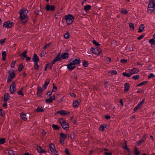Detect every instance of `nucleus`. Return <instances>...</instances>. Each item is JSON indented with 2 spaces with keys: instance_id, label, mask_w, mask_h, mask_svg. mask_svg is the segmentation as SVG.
<instances>
[{
  "instance_id": "obj_1",
  "label": "nucleus",
  "mask_w": 155,
  "mask_h": 155,
  "mask_svg": "<svg viewBox=\"0 0 155 155\" xmlns=\"http://www.w3.org/2000/svg\"><path fill=\"white\" fill-rule=\"evenodd\" d=\"M155 10V0H150L149 3L147 7V12L151 13Z\"/></svg>"
},
{
  "instance_id": "obj_2",
  "label": "nucleus",
  "mask_w": 155,
  "mask_h": 155,
  "mask_svg": "<svg viewBox=\"0 0 155 155\" xmlns=\"http://www.w3.org/2000/svg\"><path fill=\"white\" fill-rule=\"evenodd\" d=\"M64 18L66 20V23L68 25H70L74 20L73 16L70 14L65 15L64 16Z\"/></svg>"
},
{
  "instance_id": "obj_3",
  "label": "nucleus",
  "mask_w": 155,
  "mask_h": 155,
  "mask_svg": "<svg viewBox=\"0 0 155 155\" xmlns=\"http://www.w3.org/2000/svg\"><path fill=\"white\" fill-rule=\"evenodd\" d=\"M49 148L51 153H52L53 155H58V154H57V152L54 146L53 143H51L50 144L49 146Z\"/></svg>"
},
{
  "instance_id": "obj_4",
  "label": "nucleus",
  "mask_w": 155,
  "mask_h": 155,
  "mask_svg": "<svg viewBox=\"0 0 155 155\" xmlns=\"http://www.w3.org/2000/svg\"><path fill=\"white\" fill-rule=\"evenodd\" d=\"M91 50L93 54L96 55H99L101 52V49L98 48H91Z\"/></svg>"
},
{
  "instance_id": "obj_5",
  "label": "nucleus",
  "mask_w": 155,
  "mask_h": 155,
  "mask_svg": "<svg viewBox=\"0 0 155 155\" xmlns=\"http://www.w3.org/2000/svg\"><path fill=\"white\" fill-rule=\"evenodd\" d=\"M12 25V22L9 21L5 22L3 24V26L7 28H11Z\"/></svg>"
},
{
  "instance_id": "obj_6",
  "label": "nucleus",
  "mask_w": 155,
  "mask_h": 155,
  "mask_svg": "<svg viewBox=\"0 0 155 155\" xmlns=\"http://www.w3.org/2000/svg\"><path fill=\"white\" fill-rule=\"evenodd\" d=\"M16 90V84L14 82L10 86V91L11 93L13 94Z\"/></svg>"
},
{
  "instance_id": "obj_7",
  "label": "nucleus",
  "mask_w": 155,
  "mask_h": 155,
  "mask_svg": "<svg viewBox=\"0 0 155 155\" xmlns=\"http://www.w3.org/2000/svg\"><path fill=\"white\" fill-rule=\"evenodd\" d=\"M69 57L68 54V53H64L62 54L60 57H59V60H61L62 59H64L68 58Z\"/></svg>"
},
{
  "instance_id": "obj_8",
  "label": "nucleus",
  "mask_w": 155,
  "mask_h": 155,
  "mask_svg": "<svg viewBox=\"0 0 155 155\" xmlns=\"http://www.w3.org/2000/svg\"><path fill=\"white\" fill-rule=\"evenodd\" d=\"M20 14V18L21 20H23L26 19H28V17L26 15L23 13V11H20L19 12Z\"/></svg>"
},
{
  "instance_id": "obj_9",
  "label": "nucleus",
  "mask_w": 155,
  "mask_h": 155,
  "mask_svg": "<svg viewBox=\"0 0 155 155\" xmlns=\"http://www.w3.org/2000/svg\"><path fill=\"white\" fill-rule=\"evenodd\" d=\"M43 91V89L41 88L39 85H38L37 87V94L38 96H41Z\"/></svg>"
},
{
  "instance_id": "obj_10",
  "label": "nucleus",
  "mask_w": 155,
  "mask_h": 155,
  "mask_svg": "<svg viewBox=\"0 0 155 155\" xmlns=\"http://www.w3.org/2000/svg\"><path fill=\"white\" fill-rule=\"evenodd\" d=\"M45 8L47 11H53L54 9L55 6L53 5H50L48 4L46 5Z\"/></svg>"
},
{
  "instance_id": "obj_11",
  "label": "nucleus",
  "mask_w": 155,
  "mask_h": 155,
  "mask_svg": "<svg viewBox=\"0 0 155 155\" xmlns=\"http://www.w3.org/2000/svg\"><path fill=\"white\" fill-rule=\"evenodd\" d=\"M67 68L69 71H71L75 68V66L72 62H70L67 65Z\"/></svg>"
},
{
  "instance_id": "obj_12",
  "label": "nucleus",
  "mask_w": 155,
  "mask_h": 155,
  "mask_svg": "<svg viewBox=\"0 0 155 155\" xmlns=\"http://www.w3.org/2000/svg\"><path fill=\"white\" fill-rule=\"evenodd\" d=\"M55 96L54 95L50 97L49 98L46 99L45 100V102L47 103H51L55 99Z\"/></svg>"
},
{
  "instance_id": "obj_13",
  "label": "nucleus",
  "mask_w": 155,
  "mask_h": 155,
  "mask_svg": "<svg viewBox=\"0 0 155 155\" xmlns=\"http://www.w3.org/2000/svg\"><path fill=\"white\" fill-rule=\"evenodd\" d=\"M130 74H131V75L137 74L139 72L138 69L135 68H134L133 69L130 70Z\"/></svg>"
},
{
  "instance_id": "obj_14",
  "label": "nucleus",
  "mask_w": 155,
  "mask_h": 155,
  "mask_svg": "<svg viewBox=\"0 0 155 155\" xmlns=\"http://www.w3.org/2000/svg\"><path fill=\"white\" fill-rule=\"evenodd\" d=\"M61 126L62 128L66 130H67L69 128V125L66 122L61 124Z\"/></svg>"
},
{
  "instance_id": "obj_15",
  "label": "nucleus",
  "mask_w": 155,
  "mask_h": 155,
  "mask_svg": "<svg viewBox=\"0 0 155 155\" xmlns=\"http://www.w3.org/2000/svg\"><path fill=\"white\" fill-rule=\"evenodd\" d=\"M60 55V53L58 54L57 56L54 58V59L52 61L51 64L52 65L54 64L57 61H60L61 60H59V56Z\"/></svg>"
},
{
  "instance_id": "obj_16",
  "label": "nucleus",
  "mask_w": 155,
  "mask_h": 155,
  "mask_svg": "<svg viewBox=\"0 0 155 155\" xmlns=\"http://www.w3.org/2000/svg\"><path fill=\"white\" fill-rule=\"evenodd\" d=\"M32 60L35 63L38 62L39 61V58L36 54H34Z\"/></svg>"
},
{
  "instance_id": "obj_17",
  "label": "nucleus",
  "mask_w": 155,
  "mask_h": 155,
  "mask_svg": "<svg viewBox=\"0 0 155 155\" xmlns=\"http://www.w3.org/2000/svg\"><path fill=\"white\" fill-rule=\"evenodd\" d=\"M50 81V80L48 79H46L45 82V84L42 87L44 90H45L46 89L47 86L49 83Z\"/></svg>"
},
{
  "instance_id": "obj_18",
  "label": "nucleus",
  "mask_w": 155,
  "mask_h": 155,
  "mask_svg": "<svg viewBox=\"0 0 155 155\" xmlns=\"http://www.w3.org/2000/svg\"><path fill=\"white\" fill-rule=\"evenodd\" d=\"M123 147L124 149L127 150L129 153L130 152V149L128 148L127 147V141H124V143H123Z\"/></svg>"
},
{
  "instance_id": "obj_19",
  "label": "nucleus",
  "mask_w": 155,
  "mask_h": 155,
  "mask_svg": "<svg viewBox=\"0 0 155 155\" xmlns=\"http://www.w3.org/2000/svg\"><path fill=\"white\" fill-rule=\"evenodd\" d=\"M80 58H78L77 59H75L74 60L73 62L72 63L74 64V65H75V64L77 65L78 64H80Z\"/></svg>"
},
{
  "instance_id": "obj_20",
  "label": "nucleus",
  "mask_w": 155,
  "mask_h": 155,
  "mask_svg": "<svg viewBox=\"0 0 155 155\" xmlns=\"http://www.w3.org/2000/svg\"><path fill=\"white\" fill-rule=\"evenodd\" d=\"M10 98V96L8 93H5L4 96V101L7 102L8 100Z\"/></svg>"
},
{
  "instance_id": "obj_21",
  "label": "nucleus",
  "mask_w": 155,
  "mask_h": 155,
  "mask_svg": "<svg viewBox=\"0 0 155 155\" xmlns=\"http://www.w3.org/2000/svg\"><path fill=\"white\" fill-rule=\"evenodd\" d=\"M130 84L129 83H126L124 84V91H127L129 90Z\"/></svg>"
},
{
  "instance_id": "obj_22",
  "label": "nucleus",
  "mask_w": 155,
  "mask_h": 155,
  "mask_svg": "<svg viewBox=\"0 0 155 155\" xmlns=\"http://www.w3.org/2000/svg\"><path fill=\"white\" fill-rule=\"evenodd\" d=\"M37 150L38 152L40 153H45V151L43 150L40 146L37 147Z\"/></svg>"
},
{
  "instance_id": "obj_23",
  "label": "nucleus",
  "mask_w": 155,
  "mask_h": 155,
  "mask_svg": "<svg viewBox=\"0 0 155 155\" xmlns=\"http://www.w3.org/2000/svg\"><path fill=\"white\" fill-rule=\"evenodd\" d=\"M108 73L109 74H110L111 75H110V74L109 75H117V71H114V70H110L108 71Z\"/></svg>"
},
{
  "instance_id": "obj_24",
  "label": "nucleus",
  "mask_w": 155,
  "mask_h": 155,
  "mask_svg": "<svg viewBox=\"0 0 155 155\" xmlns=\"http://www.w3.org/2000/svg\"><path fill=\"white\" fill-rule=\"evenodd\" d=\"M144 25L143 24H141L139 27V30L138 32H142L144 30Z\"/></svg>"
},
{
  "instance_id": "obj_25",
  "label": "nucleus",
  "mask_w": 155,
  "mask_h": 155,
  "mask_svg": "<svg viewBox=\"0 0 155 155\" xmlns=\"http://www.w3.org/2000/svg\"><path fill=\"white\" fill-rule=\"evenodd\" d=\"M9 76H10L12 78H13L14 76L15 75V73L14 72V71L12 70L11 71L9 72Z\"/></svg>"
},
{
  "instance_id": "obj_26",
  "label": "nucleus",
  "mask_w": 155,
  "mask_h": 155,
  "mask_svg": "<svg viewBox=\"0 0 155 155\" xmlns=\"http://www.w3.org/2000/svg\"><path fill=\"white\" fill-rule=\"evenodd\" d=\"M79 102L77 101H74L73 102V105L74 107H76L79 105Z\"/></svg>"
},
{
  "instance_id": "obj_27",
  "label": "nucleus",
  "mask_w": 155,
  "mask_h": 155,
  "mask_svg": "<svg viewBox=\"0 0 155 155\" xmlns=\"http://www.w3.org/2000/svg\"><path fill=\"white\" fill-rule=\"evenodd\" d=\"M91 8V6L89 5H86L84 7V10L86 11H88Z\"/></svg>"
},
{
  "instance_id": "obj_28",
  "label": "nucleus",
  "mask_w": 155,
  "mask_h": 155,
  "mask_svg": "<svg viewBox=\"0 0 155 155\" xmlns=\"http://www.w3.org/2000/svg\"><path fill=\"white\" fill-rule=\"evenodd\" d=\"M60 138H63L64 139L67 137V135L61 133L60 134Z\"/></svg>"
},
{
  "instance_id": "obj_29",
  "label": "nucleus",
  "mask_w": 155,
  "mask_h": 155,
  "mask_svg": "<svg viewBox=\"0 0 155 155\" xmlns=\"http://www.w3.org/2000/svg\"><path fill=\"white\" fill-rule=\"evenodd\" d=\"M6 52L5 51H2V60L4 61L5 60V57L6 55Z\"/></svg>"
},
{
  "instance_id": "obj_30",
  "label": "nucleus",
  "mask_w": 155,
  "mask_h": 155,
  "mask_svg": "<svg viewBox=\"0 0 155 155\" xmlns=\"http://www.w3.org/2000/svg\"><path fill=\"white\" fill-rule=\"evenodd\" d=\"M20 117L22 119L24 120H26L27 119V118L26 117V114H21Z\"/></svg>"
},
{
  "instance_id": "obj_31",
  "label": "nucleus",
  "mask_w": 155,
  "mask_h": 155,
  "mask_svg": "<svg viewBox=\"0 0 155 155\" xmlns=\"http://www.w3.org/2000/svg\"><path fill=\"white\" fill-rule=\"evenodd\" d=\"M147 135L146 134H144V135L142 137L141 139L140 140V142H142L143 143L144 141L146 139V136Z\"/></svg>"
},
{
  "instance_id": "obj_32",
  "label": "nucleus",
  "mask_w": 155,
  "mask_h": 155,
  "mask_svg": "<svg viewBox=\"0 0 155 155\" xmlns=\"http://www.w3.org/2000/svg\"><path fill=\"white\" fill-rule=\"evenodd\" d=\"M35 111L37 112H42L44 111L45 110L41 108L38 107L36 109Z\"/></svg>"
},
{
  "instance_id": "obj_33",
  "label": "nucleus",
  "mask_w": 155,
  "mask_h": 155,
  "mask_svg": "<svg viewBox=\"0 0 155 155\" xmlns=\"http://www.w3.org/2000/svg\"><path fill=\"white\" fill-rule=\"evenodd\" d=\"M149 42L151 44V45H155V40L154 39L152 38L150 40Z\"/></svg>"
},
{
  "instance_id": "obj_34",
  "label": "nucleus",
  "mask_w": 155,
  "mask_h": 155,
  "mask_svg": "<svg viewBox=\"0 0 155 155\" xmlns=\"http://www.w3.org/2000/svg\"><path fill=\"white\" fill-rule=\"evenodd\" d=\"M59 121L61 125L63 124L64 123L66 122V121L64 120L63 118H60L59 119Z\"/></svg>"
},
{
  "instance_id": "obj_35",
  "label": "nucleus",
  "mask_w": 155,
  "mask_h": 155,
  "mask_svg": "<svg viewBox=\"0 0 155 155\" xmlns=\"http://www.w3.org/2000/svg\"><path fill=\"white\" fill-rule=\"evenodd\" d=\"M88 62L86 61H84L82 62L83 66L84 67H87L88 65Z\"/></svg>"
},
{
  "instance_id": "obj_36",
  "label": "nucleus",
  "mask_w": 155,
  "mask_h": 155,
  "mask_svg": "<svg viewBox=\"0 0 155 155\" xmlns=\"http://www.w3.org/2000/svg\"><path fill=\"white\" fill-rule=\"evenodd\" d=\"M52 127L54 130H58L59 129V127L56 125L53 124L52 125Z\"/></svg>"
},
{
  "instance_id": "obj_37",
  "label": "nucleus",
  "mask_w": 155,
  "mask_h": 155,
  "mask_svg": "<svg viewBox=\"0 0 155 155\" xmlns=\"http://www.w3.org/2000/svg\"><path fill=\"white\" fill-rule=\"evenodd\" d=\"M122 74L123 76H125L127 77H130V76L131 75V74H130H130H128L126 72H123L122 73Z\"/></svg>"
},
{
  "instance_id": "obj_38",
  "label": "nucleus",
  "mask_w": 155,
  "mask_h": 155,
  "mask_svg": "<svg viewBox=\"0 0 155 155\" xmlns=\"http://www.w3.org/2000/svg\"><path fill=\"white\" fill-rule=\"evenodd\" d=\"M141 106L139 104L137 105L134 109L133 111L134 112L136 111L138 109L141 107Z\"/></svg>"
},
{
  "instance_id": "obj_39",
  "label": "nucleus",
  "mask_w": 155,
  "mask_h": 155,
  "mask_svg": "<svg viewBox=\"0 0 155 155\" xmlns=\"http://www.w3.org/2000/svg\"><path fill=\"white\" fill-rule=\"evenodd\" d=\"M121 12L124 14H127L128 13L126 9H122L121 10Z\"/></svg>"
},
{
  "instance_id": "obj_40",
  "label": "nucleus",
  "mask_w": 155,
  "mask_h": 155,
  "mask_svg": "<svg viewBox=\"0 0 155 155\" xmlns=\"http://www.w3.org/2000/svg\"><path fill=\"white\" fill-rule=\"evenodd\" d=\"M34 67L35 69L36 70L38 69L39 66L38 64V62L35 63Z\"/></svg>"
},
{
  "instance_id": "obj_41",
  "label": "nucleus",
  "mask_w": 155,
  "mask_h": 155,
  "mask_svg": "<svg viewBox=\"0 0 155 155\" xmlns=\"http://www.w3.org/2000/svg\"><path fill=\"white\" fill-rule=\"evenodd\" d=\"M5 140V139L4 138H1L0 139V144H4Z\"/></svg>"
},
{
  "instance_id": "obj_42",
  "label": "nucleus",
  "mask_w": 155,
  "mask_h": 155,
  "mask_svg": "<svg viewBox=\"0 0 155 155\" xmlns=\"http://www.w3.org/2000/svg\"><path fill=\"white\" fill-rule=\"evenodd\" d=\"M53 88L52 90V91L53 92L56 91L57 90V87L54 85V83L53 84Z\"/></svg>"
},
{
  "instance_id": "obj_43",
  "label": "nucleus",
  "mask_w": 155,
  "mask_h": 155,
  "mask_svg": "<svg viewBox=\"0 0 155 155\" xmlns=\"http://www.w3.org/2000/svg\"><path fill=\"white\" fill-rule=\"evenodd\" d=\"M26 53H27V51H25L24 52H23V53H22L21 55H21H22L23 57L24 58L27 57L26 56Z\"/></svg>"
},
{
  "instance_id": "obj_44",
  "label": "nucleus",
  "mask_w": 155,
  "mask_h": 155,
  "mask_svg": "<svg viewBox=\"0 0 155 155\" xmlns=\"http://www.w3.org/2000/svg\"><path fill=\"white\" fill-rule=\"evenodd\" d=\"M132 78L135 80H138L139 79V76L138 75H136L133 77Z\"/></svg>"
},
{
  "instance_id": "obj_45",
  "label": "nucleus",
  "mask_w": 155,
  "mask_h": 155,
  "mask_svg": "<svg viewBox=\"0 0 155 155\" xmlns=\"http://www.w3.org/2000/svg\"><path fill=\"white\" fill-rule=\"evenodd\" d=\"M129 27L131 30H133L134 29V24L132 23H130L129 24Z\"/></svg>"
},
{
  "instance_id": "obj_46",
  "label": "nucleus",
  "mask_w": 155,
  "mask_h": 155,
  "mask_svg": "<svg viewBox=\"0 0 155 155\" xmlns=\"http://www.w3.org/2000/svg\"><path fill=\"white\" fill-rule=\"evenodd\" d=\"M147 81H143L142 82L137 84V86H142V85H143L146 84L147 83Z\"/></svg>"
},
{
  "instance_id": "obj_47",
  "label": "nucleus",
  "mask_w": 155,
  "mask_h": 155,
  "mask_svg": "<svg viewBox=\"0 0 155 155\" xmlns=\"http://www.w3.org/2000/svg\"><path fill=\"white\" fill-rule=\"evenodd\" d=\"M15 63L16 61H13L12 62L11 65V68H14L15 67Z\"/></svg>"
},
{
  "instance_id": "obj_48",
  "label": "nucleus",
  "mask_w": 155,
  "mask_h": 155,
  "mask_svg": "<svg viewBox=\"0 0 155 155\" xmlns=\"http://www.w3.org/2000/svg\"><path fill=\"white\" fill-rule=\"evenodd\" d=\"M64 37L66 39H68L69 38V34L68 31L64 35Z\"/></svg>"
},
{
  "instance_id": "obj_49",
  "label": "nucleus",
  "mask_w": 155,
  "mask_h": 155,
  "mask_svg": "<svg viewBox=\"0 0 155 155\" xmlns=\"http://www.w3.org/2000/svg\"><path fill=\"white\" fill-rule=\"evenodd\" d=\"M92 42L94 44L97 46H99L100 45V44L94 40L92 41Z\"/></svg>"
},
{
  "instance_id": "obj_50",
  "label": "nucleus",
  "mask_w": 155,
  "mask_h": 155,
  "mask_svg": "<svg viewBox=\"0 0 155 155\" xmlns=\"http://www.w3.org/2000/svg\"><path fill=\"white\" fill-rule=\"evenodd\" d=\"M23 68V66L22 64H21L19 66L18 68V71H21Z\"/></svg>"
},
{
  "instance_id": "obj_51",
  "label": "nucleus",
  "mask_w": 155,
  "mask_h": 155,
  "mask_svg": "<svg viewBox=\"0 0 155 155\" xmlns=\"http://www.w3.org/2000/svg\"><path fill=\"white\" fill-rule=\"evenodd\" d=\"M8 155H15L14 151L10 150L8 152Z\"/></svg>"
},
{
  "instance_id": "obj_52",
  "label": "nucleus",
  "mask_w": 155,
  "mask_h": 155,
  "mask_svg": "<svg viewBox=\"0 0 155 155\" xmlns=\"http://www.w3.org/2000/svg\"><path fill=\"white\" fill-rule=\"evenodd\" d=\"M104 154L105 155H112V153L110 151H105L104 152Z\"/></svg>"
},
{
  "instance_id": "obj_53",
  "label": "nucleus",
  "mask_w": 155,
  "mask_h": 155,
  "mask_svg": "<svg viewBox=\"0 0 155 155\" xmlns=\"http://www.w3.org/2000/svg\"><path fill=\"white\" fill-rule=\"evenodd\" d=\"M106 62L109 64L111 62V59L110 57H107L106 59Z\"/></svg>"
},
{
  "instance_id": "obj_54",
  "label": "nucleus",
  "mask_w": 155,
  "mask_h": 155,
  "mask_svg": "<svg viewBox=\"0 0 155 155\" xmlns=\"http://www.w3.org/2000/svg\"><path fill=\"white\" fill-rule=\"evenodd\" d=\"M51 45V44L50 43H48L45 44L43 47V49H45L47 48H48Z\"/></svg>"
},
{
  "instance_id": "obj_55",
  "label": "nucleus",
  "mask_w": 155,
  "mask_h": 155,
  "mask_svg": "<svg viewBox=\"0 0 155 155\" xmlns=\"http://www.w3.org/2000/svg\"><path fill=\"white\" fill-rule=\"evenodd\" d=\"M22 89H21L20 90L18 91L17 92V94L19 95H21L22 96H23L24 94L22 93Z\"/></svg>"
},
{
  "instance_id": "obj_56",
  "label": "nucleus",
  "mask_w": 155,
  "mask_h": 155,
  "mask_svg": "<svg viewBox=\"0 0 155 155\" xmlns=\"http://www.w3.org/2000/svg\"><path fill=\"white\" fill-rule=\"evenodd\" d=\"M20 11H23V13L25 14H27L28 13V11L26 9H22Z\"/></svg>"
},
{
  "instance_id": "obj_57",
  "label": "nucleus",
  "mask_w": 155,
  "mask_h": 155,
  "mask_svg": "<svg viewBox=\"0 0 155 155\" xmlns=\"http://www.w3.org/2000/svg\"><path fill=\"white\" fill-rule=\"evenodd\" d=\"M64 140L63 138H60V143L62 145L64 143Z\"/></svg>"
},
{
  "instance_id": "obj_58",
  "label": "nucleus",
  "mask_w": 155,
  "mask_h": 155,
  "mask_svg": "<svg viewBox=\"0 0 155 155\" xmlns=\"http://www.w3.org/2000/svg\"><path fill=\"white\" fill-rule=\"evenodd\" d=\"M135 154L136 155H138L139 154V152L137 148L136 147L135 148Z\"/></svg>"
},
{
  "instance_id": "obj_59",
  "label": "nucleus",
  "mask_w": 155,
  "mask_h": 155,
  "mask_svg": "<svg viewBox=\"0 0 155 155\" xmlns=\"http://www.w3.org/2000/svg\"><path fill=\"white\" fill-rule=\"evenodd\" d=\"M127 61V60L125 59H122L120 60V62L121 63H125Z\"/></svg>"
},
{
  "instance_id": "obj_60",
  "label": "nucleus",
  "mask_w": 155,
  "mask_h": 155,
  "mask_svg": "<svg viewBox=\"0 0 155 155\" xmlns=\"http://www.w3.org/2000/svg\"><path fill=\"white\" fill-rule=\"evenodd\" d=\"M13 78L11 77L10 76H8L7 79V82L9 83L11 82Z\"/></svg>"
},
{
  "instance_id": "obj_61",
  "label": "nucleus",
  "mask_w": 155,
  "mask_h": 155,
  "mask_svg": "<svg viewBox=\"0 0 155 155\" xmlns=\"http://www.w3.org/2000/svg\"><path fill=\"white\" fill-rule=\"evenodd\" d=\"M46 54V52L45 51H43L41 53L40 56L41 57H43L45 56Z\"/></svg>"
},
{
  "instance_id": "obj_62",
  "label": "nucleus",
  "mask_w": 155,
  "mask_h": 155,
  "mask_svg": "<svg viewBox=\"0 0 155 155\" xmlns=\"http://www.w3.org/2000/svg\"><path fill=\"white\" fill-rule=\"evenodd\" d=\"M64 152H65V153L67 155H70V154L69 152L67 149H65V150H64Z\"/></svg>"
},
{
  "instance_id": "obj_63",
  "label": "nucleus",
  "mask_w": 155,
  "mask_h": 155,
  "mask_svg": "<svg viewBox=\"0 0 155 155\" xmlns=\"http://www.w3.org/2000/svg\"><path fill=\"white\" fill-rule=\"evenodd\" d=\"M145 101V99H143V100L141 101V102L139 103V104H140V105L142 107L143 104L144 103Z\"/></svg>"
},
{
  "instance_id": "obj_64",
  "label": "nucleus",
  "mask_w": 155,
  "mask_h": 155,
  "mask_svg": "<svg viewBox=\"0 0 155 155\" xmlns=\"http://www.w3.org/2000/svg\"><path fill=\"white\" fill-rule=\"evenodd\" d=\"M144 35H142L140 36L139 37H137V39L139 40H140L144 37Z\"/></svg>"
}]
</instances>
